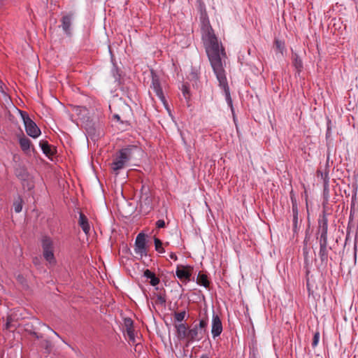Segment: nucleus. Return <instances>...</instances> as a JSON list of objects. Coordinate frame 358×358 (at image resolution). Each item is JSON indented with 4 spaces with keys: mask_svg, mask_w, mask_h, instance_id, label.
<instances>
[{
    "mask_svg": "<svg viewBox=\"0 0 358 358\" xmlns=\"http://www.w3.org/2000/svg\"><path fill=\"white\" fill-rule=\"evenodd\" d=\"M19 143L21 149L24 152L28 153L30 152L31 141L28 138L25 136L20 137L19 138Z\"/></svg>",
    "mask_w": 358,
    "mask_h": 358,
    "instance_id": "2eb2a0df",
    "label": "nucleus"
},
{
    "mask_svg": "<svg viewBox=\"0 0 358 358\" xmlns=\"http://www.w3.org/2000/svg\"><path fill=\"white\" fill-rule=\"evenodd\" d=\"M187 313L185 310H182L179 313H174V320L177 322H181L185 317Z\"/></svg>",
    "mask_w": 358,
    "mask_h": 358,
    "instance_id": "b1692460",
    "label": "nucleus"
},
{
    "mask_svg": "<svg viewBox=\"0 0 358 358\" xmlns=\"http://www.w3.org/2000/svg\"><path fill=\"white\" fill-rule=\"evenodd\" d=\"M357 243H355V245H354V257H355V260L356 261V259H357Z\"/></svg>",
    "mask_w": 358,
    "mask_h": 358,
    "instance_id": "f704fd0d",
    "label": "nucleus"
},
{
    "mask_svg": "<svg viewBox=\"0 0 358 358\" xmlns=\"http://www.w3.org/2000/svg\"><path fill=\"white\" fill-rule=\"evenodd\" d=\"M42 247L43 250H53L52 241L49 237H43L42 239Z\"/></svg>",
    "mask_w": 358,
    "mask_h": 358,
    "instance_id": "6ab92c4d",
    "label": "nucleus"
},
{
    "mask_svg": "<svg viewBox=\"0 0 358 358\" xmlns=\"http://www.w3.org/2000/svg\"><path fill=\"white\" fill-rule=\"evenodd\" d=\"M15 212L19 213L22 210V199L18 198L13 203Z\"/></svg>",
    "mask_w": 358,
    "mask_h": 358,
    "instance_id": "4be33fe9",
    "label": "nucleus"
},
{
    "mask_svg": "<svg viewBox=\"0 0 358 358\" xmlns=\"http://www.w3.org/2000/svg\"><path fill=\"white\" fill-rule=\"evenodd\" d=\"M114 117H115V118L120 119V117H119V115H115Z\"/></svg>",
    "mask_w": 358,
    "mask_h": 358,
    "instance_id": "ea45409f",
    "label": "nucleus"
},
{
    "mask_svg": "<svg viewBox=\"0 0 358 358\" xmlns=\"http://www.w3.org/2000/svg\"><path fill=\"white\" fill-rule=\"evenodd\" d=\"M205 45L211 66L219 82V86L223 90L227 103L233 112L232 99L220 57V52L222 50H220L217 39L214 34L208 31L206 36Z\"/></svg>",
    "mask_w": 358,
    "mask_h": 358,
    "instance_id": "f257e3e1",
    "label": "nucleus"
},
{
    "mask_svg": "<svg viewBox=\"0 0 358 358\" xmlns=\"http://www.w3.org/2000/svg\"><path fill=\"white\" fill-rule=\"evenodd\" d=\"M132 150L133 149L131 148H122L115 156L110 166L116 175L126 166L131 159Z\"/></svg>",
    "mask_w": 358,
    "mask_h": 358,
    "instance_id": "7ed1b4c3",
    "label": "nucleus"
},
{
    "mask_svg": "<svg viewBox=\"0 0 358 358\" xmlns=\"http://www.w3.org/2000/svg\"><path fill=\"white\" fill-rule=\"evenodd\" d=\"M169 258L173 259L174 261H176L178 259L176 255L173 252H171L169 254Z\"/></svg>",
    "mask_w": 358,
    "mask_h": 358,
    "instance_id": "72a5a7b5",
    "label": "nucleus"
},
{
    "mask_svg": "<svg viewBox=\"0 0 358 358\" xmlns=\"http://www.w3.org/2000/svg\"><path fill=\"white\" fill-rule=\"evenodd\" d=\"M328 220L325 215L319 220L320 236L318 237L320 243L319 257L322 264H327L329 257V252L331 250L328 247L327 242Z\"/></svg>",
    "mask_w": 358,
    "mask_h": 358,
    "instance_id": "f03ea898",
    "label": "nucleus"
},
{
    "mask_svg": "<svg viewBox=\"0 0 358 358\" xmlns=\"http://www.w3.org/2000/svg\"><path fill=\"white\" fill-rule=\"evenodd\" d=\"M199 358H209L207 355H202Z\"/></svg>",
    "mask_w": 358,
    "mask_h": 358,
    "instance_id": "4c0bfd02",
    "label": "nucleus"
},
{
    "mask_svg": "<svg viewBox=\"0 0 358 358\" xmlns=\"http://www.w3.org/2000/svg\"><path fill=\"white\" fill-rule=\"evenodd\" d=\"M124 326L126 327L127 330L133 329V320L131 318H125L124 321Z\"/></svg>",
    "mask_w": 358,
    "mask_h": 358,
    "instance_id": "cd10ccee",
    "label": "nucleus"
},
{
    "mask_svg": "<svg viewBox=\"0 0 358 358\" xmlns=\"http://www.w3.org/2000/svg\"><path fill=\"white\" fill-rule=\"evenodd\" d=\"M53 332H54V334H55L56 336H57L58 337H59V336L57 334V332H55V331H53Z\"/></svg>",
    "mask_w": 358,
    "mask_h": 358,
    "instance_id": "a19ab883",
    "label": "nucleus"
},
{
    "mask_svg": "<svg viewBox=\"0 0 358 358\" xmlns=\"http://www.w3.org/2000/svg\"><path fill=\"white\" fill-rule=\"evenodd\" d=\"M156 226L157 228H164L166 226L165 222L164 220H159L156 222Z\"/></svg>",
    "mask_w": 358,
    "mask_h": 358,
    "instance_id": "2f4dec72",
    "label": "nucleus"
},
{
    "mask_svg": "<svg viewBox=\"0 0 358 358\" xmlns=\"http://www.w3.org/2000/svg\"><path fill=\"white\" fill-rule=\"evenodd\" d=\"M143 275L146 278L150 280V283L152 286H156L159 283V278H157L155 274L149 269H146L144 271Z\"/></svg>",
    "mask_w": 358,
    "mask_h": 358,
    "instance_id": "4468645a",
    "label": "nucleus"
},
{
    "mask_svg": "<svg viewBox=\"0 0 358 358\" xmlns=\"http://www.w3.org/2000/svg\"><path fill=\"white\" fill-rule=\"evenodd\" d=\"M43 257L50 263L53 262L55 261L53 250H43Z\"/></svg>",
    "mask_w": 358,
    "mask_h": 358,
    "instance_id": "aec40b11",
    "label": "nucleus"
},
{
    "mask_svg": "<svg viewBox=\"0 0 358 358\" xmlns=\"http://www.w3.org/2000/svg\"><path fill=\"white\" fill-rule=\"evenodd\" d=\"M323 196L326 201H328L329 198V183L323 185Z\"/></svg>",
    "mask_w": 358,
    "mask_h": 358,
    "instance_id": "bb28decb",
    "label": "nucleus"
},
{
    "mask_svg": "<svg viewBox=\"0 0 358 358\" xmlns=\"http://www.w3.org/2000/svg\"><path fill=\"white\" fill-rule=\"evenodd\" d=\"M293 225L294 228L296 229L297 227L298 224V210L296 207L293 206Z\"/></svg>",
    "mask_w": 358,
    "mask_h": 358,
    "instance_id": "a878e982",
    "label": "nucleus"
},
{
    "mask_svg": "<svg viewBox=\"0 0 358 358\" xmlns=\"http://www.w3.org/2000/svg\"><path fill=\"white\" fill-rule=\"evenodd\" d=\"M39 145H40L43 152L46 156H50V155H52L54 154V151H53L52 148H51V146L48 143V141H41L40 143H39Z\"/></svg>",
    "mask_w": 358,
    "mask_h": 358,
    "instance_id": "dca6fc26",
    "label": "nucleus"
},
{
    "mask_svg": "<svg viewBox=\"0 0 358 358\" xmlns=\"http://www.w3.org/2000/svg\"><path fill=\"white\" fill-rule=\"evenodd\" d=\"M294 65L295 68L296 69H298L299 71L302 68V62L299 58L298 56H296V57L294 58Z\"/></svg>",
    "mask_w": 358,
    "mask_h": 358,
    "instance_id": "c85d7f7f",
    "label": "nucleus"
},
{
    "mask_svg": "<svg viewBox=\"0 0 358 358\" xmlns=\"http://www.w3.org/2000/svg\"><path fill=\"white\" fill-rule=\"evenodd\" d=\"M20 114L27 134L32 138H37L41 134L40 129L26 112L20 111Z\"/></svg>",
    "mask_w": 358,
    "mask_h": 358,
    "instance_id": "20e7f679",
    "label": "nucleus"
},
{
    "mask_svg": "<svg viewBox=\"0 0 358 358\" xmlns=\"http://www.w3.org/2000/svg\"><path fill=\"white\" fill-rule=\"evenodd\" d=\"M223 331L222 323L218 315L213 313L211 322V334L213 338L220 336Z\"/></svg>",
    "mask_w": 358,
    "mask_h": 358,
    "instance_id": "423d86ee",
    "label": "nucleus"
},
{
    "mask_svg": "<svg viewBox=\"0 0 358 358\" xmlns=\"http://www.w3.org/2000/svg\"><path fill=\"white\" fill-rule=\"evenodd\" d=\"M150 87L152 89L155 94L159 99V100L164 103L166 104V98L164 95L158 77L156 75H154L152 73V83Z\"/></svg>",
    "mask_w": 358,
    "mask_h": 358,
    "instance_id": "0eeeda50",
    "label": "nucleus"
},
{
    "mask_svg": "<svg viewBox=\"0 0 358 358\" xmlns=\"http://www.w3.org/2000/svg\"><path fill=\"white\" fill-rule=\"evenodd\" d=\"M154 243H155V250L157 252H158L159 253H164L165 252V250L162 247L163 243L159 238H155Z\"/></svg>",
    "mask_w": 358,
    "mask_h": 358,
    "instance_id": "412c9836",
    "label": "nucleus"
},
{
    "mask_svg": "<svg viewBox=\"0 0 358 358\" xmlns=\"http://www.w3.org/2000/svg\"><path fill=\"white\" fill-rule=\"evenodd\" d=\"M127 336L129 338V340L132 342H135V335H134V329H129V330H127Z\"/></svg>",
    "mask_w": 358,
    "mask_h": 358,
    "instance_id": "7c9ffc66",
    "label": "nucleus"
},
{
    "mask_svg": "<svg viewBox=\"0 0 358 358\" xmlns=\"http://www.w3.org/2000/svg\"><path fill=\"white\" fill-rule=\"evenodd\" d=\"M159 299L161 301L162 303L165 302V299L163 297H162V296H159Z\"/></svg>",
    "mask_w": 358,
    "mask_h": 358,
    "instance_id": "e433bc0d",
    "label": "nucleus"
},
{
    "mask_svg": "<svg viewBox=\"0 0 358 358\" xmlns=\"http://www.w3.org/2000/svg\"><path fill=\"white\" fill-rule=\"evenodd\" d=\"M208 325V320L206 319H201L199 321V323L198 324H195L196 327H197L198 329L201 330V331L205 334L206 327Z\"/></svg>",
    "mask_w": 358,
    "mask_h": 358,
    "instance_id": "5701e85b",
    "label": "nucleus"
},
{
    "mask_svg": "<svg viewBox=\"0 0 358 358\" xmlns=\"http://www.w3.org/2000/svg\"><path fill=\"white\" fill-rule=\"evenodd\" d=\"M175 328L176 329L177 336L179 340L186 339L187 341L188 338V327L186 324L180 323L175 325Z\"/></svg>",
    "mask_w": 358,
    "mask_h": 358,
    "instance_id": "9b49d317",
    "label": "nucleus"
},
{
    "mask_svg": "<svg viewBox=\"0 0 358 358\" xmlns=\"http://www.w3.org/2000/svg\"><path fill=\"white\" fill-rule=\"evenodd\" d=\"M317 178H320L323 185L329 183V171L327 170V168L325 169L324 171L318 170L317 172Z\"/></svg>",
    "mask_w": 358,
    "mask_h": 358,
    "instance_id": "a211bd4d",
    "label": "nucleus"
},
{
    "mask_svg": "<svg viewBox=\"0 0 358 358\" xmlns=\"http://www.w3.org/2000/svg\"><path fill=\"white\" fill-rule=\"evenodd\" d=\"M196 282L199 285H202L206 288H208L209 286V281L208 280L207 275L201 273H199Z\"/></svg>",
    "mask_w": 358,
    "mask_h": 358,
    "instance_id": "f3484780",
    "label": "nucleus"
},
{
    "mask_svg": "<svg viewBox=\"0 0 358 358\" xmlns=\"http://www.w3.org/2000/svg\"><path fill=\"white\" fill-rule=\"evenodd\" d=\"M78 224L84 233L87 235L90 231V225L87 217L83 213L79 214Z\"/></svg>",
    "mask_w": 358,
    "mask_h": 358,
    "instance_id": "ddd939ff",
    "label": "nucleus"
},
{
    "mask_svg": "<svg viewBox=\"0 0 358 358\" xmlns=\"http://www.w3.org/2000/svg\"><path fill=\"white\" fill-rule=\"evenodd\" d=\"M191 267L190 266H185L181 265H178L176 271V276L180 279H185L186 280H189L191 277Z\"/></svg>",
    "mask_w": 358,
    "mask_h": 358,
    "instance_id": "9d476101",
    "label": "nucleus"
},
{
    "mask_svg": "<svg viewBox=\"0 0 358 358\" xmlns=\"http://www.w3.org/2000/svg\"><path fill=\"white\" fill-rule=\"evenodd\" d=\"M34 187V185L32 184L28 185V189H31Z\"/></svg>",
    "mask_w": 358,
    "mask_h": 358,
    "instance_id": "58836bf2",
    "label": "nucleus"
},
{
    "mask_svg": "<svg viewBox=\"0 0 358 358\" xmlns=\"http://www.w3.org/2000/svg\"><path fill=\"white\" fill-rule=\"evenodd\" d=\"M6 85H4V83L2 81L0 80V92L4 96L7 95L6 92Z\"/></svg>",
    "mask_w": 358,
    "mask_h": 358,
    "instance_id": "473e14b6",
    "label": "nucleus"
},
{
    "mask_svg": "<svg viewBox=\"0 0 358 358\" xmlns=\"http://www.w3.org/2000/svg\"><path fill=\"white\" fill-rule=\"evenodd\" d=\"M134 251L135 253L141 257L147 256L146 238L145 234L140 233L137 235L135 241Z\"/></svg>",
    "mask_w": 358,
    "mask_h": 358,
    "instance_id": "39448f33",
    "label": "nucleus"
},
{
    "mask_svg": "<svg viewBox=\"0 0 358 358\" xmlns=\"http://www.w3.org/2000/svg\"><path fill=\"white\" fill-rule=\"evenodd\" d=\"M152 198L148 193L143 194L140 201V210L143 214H148L152 209Z\"/></svg>",
    "mask_w": 358,
    "mask_h": 358,
    "instance_id": "6e6552de",
    "label": "nucleus"
},
{
    "mask_svg": "<svg viewBox=\"0 0 358 358\" xmlns=\"http://www.w3.org/2000/svg\"><path fill=\"white\" fill-rule=\"evenodd\" d=\"M188 90L186 87H183V90H182V93H183V95L185 96V97L186 98V96L187 94H188Z\"/></svg>",
    "mask_w": 358,
    "mask_h": 358,
    "instance_id": "c9c22d12",
    "label": "nucleus"
},
{
    "mask_svg": "<svg viewBox=\"0 0 358 358\" xmlns=\"http://www.w3.org/2000/svg\"><path fill=\"white\" fill-rule=\"evenodd\" d=\"M275 45L277 50L281 54H283V51L285 50L284 43L279 40H275Z\"/></svg>",
    "mask_w": 358,
    "mask_h": 358,
    "instance_id": "393cba45",
    "label": "nucleus"
},
{
    "mask_svg": "<svg viewBox=\"0 0 358 358\" xmlns=\"http://www.w3.org/2000/svg\"><path fill=\"white\" fill-rule=\"evenodd\" d=\"M72 15H64L62 19V27L63 31L67 34H71V26L72 23Z\"/></svg>",
    "mask_w": 358,
    "mask_h": 358,
    "instance_id": "f8f14e48",
    "label": "nucleus"
},
{
    "mask_svg": "<svg viewBox=\"0 0 358 358\" xmlns=\"http://www.w3.org/2000/svg\"><path fill=\"white\" fill-rule=\"evenodd\" d=\"M204 334L197 328L195 325L188 331V343H193L194 341H199L203 338Z\"/></svg>",
    "mask_w": 358,
    "mask_h": 358,
    "instance_id": "1a4fd4ad",
    "label": "nucleus"
},
{
    "mask_svg": "<svg viewBox=\"0 0 358 358\" xmlns=\"http://www.w3.org/2000/svg\"><path fill=\"white\" fill-rule=\"evenodd\" d=\"M319 340H320V333L316 332V333H315L313 338V343H312L313 347H315L317 345V344L319 343Z\"/></svg>",
    "mask_w": 358,
    "mask_h": 358,
    "instance_id": "c756f323",
    "label": "nucleus"
}]
</instances>
